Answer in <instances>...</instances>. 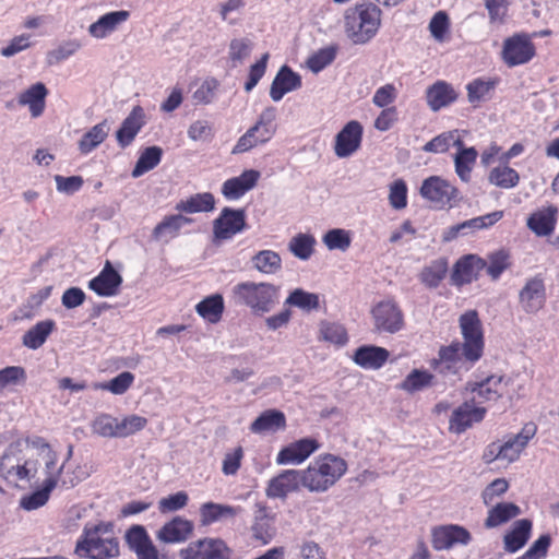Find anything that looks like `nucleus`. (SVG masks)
I'll use <instances>...</instances> for the list:
<instances>
[{"label":"nucleus","mask_w":559,"mask_h":559,"mask_svg":"<svg viewBox=\"0 0 559 559\" xmlns=\"http://www.w3.org/2000/svg\"><path fill=\"white\" fill-rule=\"evenodd\" d=\"M193 524L180 516H176L166 523L157 533L158 539L164 543H181L192 534Z\"/></svg>","instance_id":"obj_25"},{"label":"nucleus","mask_w":559,"mask_h":559,"mask_svg":"<svg viewBox=\"0 0 559 559\" xmlns=\"http://www.w3.org/2000/svg\"><path fill=\"white\" fill-rule=\"evenodd\" d=\"M215 199L210 192L197 193L187 200L180 201L176 205V210L189 214L200 212H211L214 210Z\"/></svg>","instance_id":"obj_39"},{"label":"nucleus","mask_w":559,"mask_h":559,"mask_svg":"<svg viewBox=\"0 0 559 559\" xmlns=\"http://www.w3.org/2000/svg\"><path fill=\"white\" fill-rule=\"evenodd\" d=\"M510 0H484L490 24H503L507 20Z\"/></svg>","instance_id":"obj_58"},{"label":"nucleus","mask_w":559,"mask_h":559,"mask_svg":"<svg viewBox=\"0 0 559 559\" xmlns=\"http://www.w3.org/2000/svg\"><path fill=\"white\" fill-rule=\"evenodd\" d=\"M433 374L428 371L414 369L401 383V389L408 392L415 393L417 391L429 388L433 384Z\"/></svg>","instance_id":"obj_48"},{"label":"nucleus","mask_w":559,"mask_h":559,"mask_svg":"<svg viewBox=\"0 0 559 559\" xmlns=\"http://www.w3.org/2000/svg\"><path fill=\"white\" fill-rule=\"evenodd\" d=\"M47 94L48 90L46 86L38 82L20 95L19 103L21 105H27L33 117H39L45 109V98Z\"/></svg>","instance_id":"obj_34"},{"label":"nucleus","mask_w":559,"mask_h":559,"mask_svg":"<svg viewBox=\"0 0 559 559\" xmlns=\"http://www.w3.org/2000/svg\"><path fill=\"white\" fill-rule=\"evenodd\" d=\"M81 48V44L76 39H71L60 44L57 48L52 49L47 55L49 64L59 63L74 55Z\"/></svg>","instance_id":"obj_62"},{"label":"nucleus","mask_w":559,"mask_h":559,"mask_svg":"<svg viewBox=\"0 0 559 559\" xmlns=\"http://www.w3.org/2000/svg\"><path fill=\"white\" fill-rule=\"evenodd\" d=\"M133 381L134 376L129 371H123L119 373L117 377L112 378L109 382L94 383L93 389L105 390L111 392L112 394L121 395L128 391Z\"/></svg>","instance_id":"obj_51"},{"label":"nucleus","mask_w":559,"mask_h":559,"mask_svg":"<svg viewBox=\"0 0 559 559\" xmlns=\"http://www.w3.org/2000/svg\"><path fill=\"white\" fill-rule=\"evenodd\" d=\"M471 540V533L457 524L439 525L431 530V545L438 551L449 550L456 545L466 546Z\"/></svg>","instance_id":"obj_11"},{"label":"nucleus","mask_w":559,"mask_h":559,"mask_svg":"<svg viewBox=\"0 0 559 559\" xmlns=\"http://www.w3.org/2000/svg\"><path fill=\"white\" fill-rule=\"evenodd\" d=\"M546 302V287L539 276L527 280L519 293V305L528 314L537 313Z\"/></svg>","instance_id":"obj_15"},{"label":"nucleus","mask_w":559,"mask_h":559,"mask_svg":"<svg viewBox=\"0 0 559 559\" xmlns=\"http://www.w3.org/2000/svg\"><path fill=\"white\" fill-rule=\"evenodd\" d=\"M389 358V352L378 346H361L356 349L354 361L365 369H379Z\"/></svg>","instance_id":"obj_27"},{"label":"nucleus","mask_w":559,"mask_h":559,"mask_svg":"<svg viewBox=\"0 0 559 559\" xmlns=\"http://www.w3.org/2000/svg\"><path fill=\"white\" fill-rule=\"evenodd\" d=\"M502 380L500 376H490L483 382L478 383L473 392L476 394L474 400L477 397V403H484L486 401H496L502 395Z\"/></svg>","instance_id":"obj_43"},{"label":"nucleus","mask_w":559,"mask_h":559,"mask_svg":"<svg viewBox=\"0 0 559 559\" xmlns=\"http://www.w3.org/2000/svg\"><path fill=\"white\" fill-rule=\"evenodd\" d=\"M261 178V173L255 169H247L237 177L227 179L222 186V194L227 200H238L252 190Z\"/></svg>","instance_id":"obj_19"},{"label":"nucleus","mask_w":559,"mask_h":559,"mask_svg":"<svg viewBox=\"0 0 559 559\" xmlns=\"http://www.w3.org/2000/svg\"><path fill=\"white\" fill-rule=\"evenodd\" d=\"M459 323L463 342H452L441 347L438 358L431 362L432 369L444 377L469 370L484 353L485 342L478 313L469 310L460 317Z\"/></svg>","instance_id":"obj_1"},{"label":"nucleus","mask_w":559,"mask_h":559,"mask_svg":"<svg viewBox=\"0 0 559 559\" xmlns=\"http://www.w3.org/2000/svg\"><path fill=\"white\" fill-rule=\"evenodd\" d=\"M57 461L58 454L55 452L53 476L58 479V486L73 488L88 476L87 472L82 466L78 465L72 467L71 465H66V463L58 465Z\"/></svg>","instance_id":"obj_33"},{"label":"nucleus","mask_w":559,"mask_h":559,"mask_svg":"<svg viewBox=\"0 0 559 559\" xmlns=\"http://www.w3.org/2000/svg\"><path fill=\"white\" fill-rule=\"evenodd\" d=\"M319 449L317 440L304 438L284 447L276 456L278 465H299Z\"/></svg>","instance_id":"obj_17"},{"label":"nucleus","mask_w":559,"mask_h":559,"mask_svg":"<svg viewBox=\"0 0 559 559\" xmlns=\"http://www.w3.org/2000/svg\"><path fill=\"white\" fill-rule=\"evenodd\" d=\"M486 414V408L476 406L475 401L465 402L456 407L450 418L449 429L454 433H463L474 424L480 423Z\"/></svg>","instance_id":"obj_16"},{"label":"nucleus","mask_w":559,"mask_h":559,"mask_svg":"<svg viewBox=\"0 0 559 559\" xmlns=\"http://www.w3.org/2000/svg\"><path fill=\"white\" fill-rule=\"evenodd\" d=\"M321 337L335 345H344L347 342V333L338 323L323 322L320 328Z\"/></svg>","instance_id":"obj_61"},{"label":"nucleus","mask_w":559,"mask_h":559,"mask_svg":"<svg viewBox=\"0 0 559 559\" xmlns=\"http://www.w3.org/2000/svg\"><path fill=\"white\" fill-rule=\"evenodd\" d=\"M39 464L40 457H26L17 444H10L0 457V475L15 486L29 484L37 476Z\"/></svg>","instance_id":"obj_6"},{"label":"nucleus","mask_w":559,"mask_h":559,"mask_svg":"<svg viewBox=\"0 0 559 559\" xmlns=\"http://www.w3.org/2000/svg\"><path fill=\"white\" fill-rule=\"evenodd\" d=\"M495 87V81L476 79L467 84V96L468 102L472 104H478L490 97V92Z\"/></svg>","instance_id":"obj_54"},{"label":"nucleus","mask_w":559,"mask_h":559,"mask_svg":"<svg viewBox=\"0 0 559 559\" xmlns=\"http://www.w3.org/2000/svg\"><path fill=\"white\" fill-rule=\"evenodd\" d=\"M246 228V212L242 209L224 207L213 222L215 240H227Z\"/></svg>","instance_id":"obj_12"},{"label":"nucleus","mask_w":559,"mask_h":559,"mask_svg":"<svg viewBox=\"0 0 559 559\" xmlns=\"http://www.w3.org/2000/svg\"><path fill=\"white\" fill-rule=\"evenodd\" d=\"M389 202L395 210H402L407 205V187L404 180H395L390 186Z\"/></svg>","instance_id":"obj_64"},{"label":"nucleus","mask_w":559,"mask_h":559,"mask_svg":"<svg viewBox=\"0 0 559 559\" xmlns=\"http://www.w3.org/2000/svg\"><path fill=\"white\" fill-rule=\"evenodd\" d=\"M374 326L378 331L395 333L404 324L403 313L392 300H383L372 309Z\"/></svg>","instance_id":"obj_14"},{"label":"nucleus","mask_w":559,"mask_h":559,"mask_svg":"<svg viewBox=\"0 0 559 559\" xmlns=\"http://www.w3.org/2000/svg\"><path fill=\"white\" fill-rule=\"evenodd\" d=\"M301 86V78L289 67L283 66L276 73L270 88V96L274 102H280L285 94L296 91Z\"/></svg>","instance_id":"obj_23"},{"label":"nucleus","mask_w":559,"mask_h":559,"mask_svg":"<svg viewBox=\"0 0 559 559\" xmlns=\"http://www.w3.org/2000/svg\"><path fill=\"white\" fill-rule=\"evenodd\" d=\"M345 33L357 45L368 43L381 25V10L371 2H362L345 13Z\"/></svg>","instance_id":"obj_4"},{"label":"nucleus","mask_w":559,"mask_h":559,"mask_svg":"<svg viewBox=\"0 0 559 559\" xmlns=\"http://www.w3.org/2000/svg\"><path fill=\"white\" fill-rule=\"evenodd\" d=\"M111 524L85 525L76 542L75 554L88 559H111L119 555V542L110 535Z\"/></svg>","instance_id":"obj_3"},{"label":"nucleus","mask_w":559,"mask_h":559,"mask_svg":"<svg viewBox=\"0 0 559 559\" xmlns=\"http://www.w3.org/2000/svg\"><path fill=\"white\" fill-rule=\"evenodd\" d=\"M532 522L527 519L518 520L510 532L503 537V546L507 552L513 554L520 550L531 537Z\"/></svg>","instance_id":"obj_26"},{"label":"nucleus","mask_w":559,"mask_h":559,"mask_svg":"<svg viewBox=\"0 0 559 559\" xmlns=\"http://www.w3.org/2000/svg\"><path fill=\"white\" fill-rule=\"evenodd\" d=\"M361 136V124L356 120L347 122L335 136V155L340 158L353 155L360 146Z\"/></svg>","instance_id":"obj_18"},{"label":"nucleus","mask_w":559,"mask_h":559,"mask_svg":"<svg viewBox=\"0 0 559 559\" xmlns=\"http://www.w3.org/2000/svg\"><path fill=\"white\" fill-rule=\"evenodd\" d=\"M285 305L297 307L304 311H311L318 309L320 302L317 294L296 288L286 298Z\"/></svg>","instance_id":"obj_49"},{"label":"nucleus","mask_w":559,"mask_h":559,"mask_svg":"<svg viewBox=\"0 0 559 559\" xmlns=\"http://www.w3.org/2000/svg\"><path fill=\"white\" fill-rule=\"evenodd\" d=\"M272 138L273 136L271 135V131L253 124L245 132V134L238 139L236 145L233 147L231 153L241 154L248 152L259 145L267 143Z\"/></svg>","instance_id":"obj_30"},{"label":"nucleus","mask_w":559,"mask_h":559,"mask_svg":"<svg viewBox=\"0 0 559 559\" xmlns=\"http://www.w3.org/2000/svg\"><path fill=\"white\" fill-rule=\"evenodd\" d=\"M163 150L159 146L146 147L140 155L131 175L139 178L155 168L162 159Z\"/></svg>","instance_id":"obj_44"},{"label":"nucleus","mask_w":559,"mask_h":559,"mask_svg":"<svg viewBox=\"0 0 559 559\" xmlns=\"http://www.w3.org/2000/svg\"><path fill=\"white\" fill-rule=\"evenodd\" d=\"M336 56V49L334 47H325L313 53L307 61L308 68L313 72L318 73L325 67L331 64Z\"/></svg>","instance_id":"obj_60"},{"label":"nucleus","mask_w":559,"mask_h":559,"mask_svg":"<svg viewBox=\"0 0 559 559\" xmlns=\"http://www.w3.org/2000/svg\"><path fill=\"white\" fill-rule=\"evenodd\" d=\"M447 271V262L444 260H437L423 270L420 280L425 285L433 288L444 278Z\"/></svg>","instance_id":"obj_55"},{"label":"nucleus","mask_w":559,"mask_h":559,"mask_svg":"<svg viewBox=\"0 0 559 559\" xmlns=\"http://www.w3.org/2000/svg\"><path fill=\"white\" fill-rule=\"evenodd\" d=\"M52 320H44L36 323L23 335V345L31 349L39 348L55 329Z\"/></svg>","instance_id":"obj_41"},{"label":"nucleus","mask_w":559,"mask_h":559,"mask_svg":"<svg viewBox=\"0 0 559 559\" xmlns=\"http://www.w3.org/2000/svg\"><path fill=\"white\" fill-rule=\"evenodd\" d=\"M197 312L211 323L219 321L223 310L224 300L218 294L206 297L195 307Z\"/></svg>","instance_id":"obj_45"},{"label":"nucleus","mask_w":559,"mask_h":559,"mask_svg":"<svg viewBox=\"0 0 559 559\" xmlns=\"http://www.w3.org/2000/svg\"><path fill=\"white\" fill-rule=\"evenodd\" d=\"M304 486L302 471L285 469L272 477L265 488V495L272 499H285L289 493Z\"/></svg>","instance_id":"obj_13"},{"label":"nucleus","mask_w":559,"mask_h":559,"mask_svg":"<svg viewBox=\"0 0 559 559\" xmlns=\"http://www.w3.org/2000/svg\"><path fill=\"white\" fill-rule=\"evenodd\" d=\"M187 133L192 141L209 142L214 136V129L210 121L200 119L190 124Z\"/></svg>","instance_id":"obj_63"},{"label":"nucleus","mask_w":559,"mask_h":559,"mask_svg":"<svg viewBox=\"0 0 559 559\" xmlns=\"http://www.w3.org/2000/svg\"><path fill=\"white\" fill-rule=\"evenodd\" d=\"M121 283V275L107 261L102 272L88 282V288L98 296L110 297L117 295Z\"/></svg>","instance_id":"obj_20"},{"label":"nucleus","mask_w":559,"mask_h":559,"mask_svg":"<svg viewBox=\"0 0 559 559\" xmlns=\"http://www.w3.org/2000/svg\"><path fill=\"white\" fill-rule=\"evenodd\" d=\"M252 41L248 38H234L228 48L231 67L237 68L245 62L252 50Z\"/></svg>","instance_id":"obj_52"},{"label":"nucleus","mask_w":559,"mask_h":559,"mask_svg":"<svg viewBox=\"0 0 559 559\" xmlns=\"http://www.w3.org/2000/svg\"><path fill=\"white\" fill-rule=\"evenodd\" d=\"M230 298L237 306H246L255 314L270 312L280 301V287L266 283L241 282L230 290Z\"/></svg>","instance_id":"obj_2"},{"label":"nucleus","mask_w":559,"mask_h":559,"mask_svg":"<svg viewBox=\"0 0 559 559\" xmlns=\"http://www.w3.org/2000/svg\"><path fill=\"white\" fill-rule=\"evenodd\" d=\"M147 424V419L139 415H129L121 419L117 418L116 438H126L140 430Z\"/></svg>","instance_id":"obj_56"},{"label":"nucleus","mask_w":559,"mask_h":559,"mask_svg":"<svg viewBox=\"0 0 559 559\" xmlns=\"http://www.w3.org/2000/svg\"><path fill=\"white\" fill-rule=\"evenodd\" d=\"M456 93L450 84L438 81L427 90L426 98L429 107L438 111L456 99Z\"/></svg>","instance_id":"obj_29"},{"label":"nucleus","mask_w":559,"mask_h":559,"mask_svg":"<svg viewBox=\"0 0 559 559\" xmlns=\"http://www.w3.org/2000/svg\"><path fill=\"white\" fill-rule=\"evenodd\" d=\"M536 430L535 424L528 423L524 425L519 433L501 443L502 461L507 463L515 462L528 441L535 436Z\"/></svg>","instance_id":"obj_22"},{"label":"nucleus","mask_w":559,"mask_h":559,"mask_svg":"<svg viewBox=\"0 0 559 559\" xmlns=\"http://www.w3.org/2000/svg\"><path fill=\"white\" fill-rule=\"evenodd\" d=\"M242 511L241 507H233L215 502H205L200 508L201 522L210 525L214 522L235 518Z\"/></svg>","instance_id":"obj_31"},{"label":"nucleus","mask_w":559,"mask_h":559,"mask_svg":"<svg viewBox=\"0 0 559 559\" xmlns=\"http://www.w3.org/2000/svg\"><path fill=\"white\" fill-rule=\"evenodd\" d=\"M37 448L38 457H40L44 465L43 474L45 478L43 480V488L21 499L20 506L27 511L43 507L48 501L50 492L58 486V479L53 476L55 451L45 441H39Z\"/></svg>","instance_id":"obj_7"},{"label":"nucleus","mask_w":559,"mask_h":559,"mask_svg":"<svg viewBox=\"0 0 559 559\" xmlns=\"http://www.w3.org/2000/svg\"><path fill=\"white\" fill-rule=\"evenodd\" d=\"M191 218L181 214L166 216L153 230V237L156 240L168 241L175 238L182 226L190 224Z\"/></svg>","instance_id":"obj_36"},{"label":"nucleus","mask_w":559,"mask_h":559,"mask_svg":"<svg viewBox=\"0 0 559 559\" xmlns=\"http://www.w3.org/2000/svg\"><path fill=\"white\" fill-rule=\"evenodd\" d=\"M488 180L491 185L502 189H511L518 186L520 175L509 166L495 167L490 170Z\"/></svg>","instance_id":"obj_47"},{"label":"nucleus","mask_w":559,"mask_h":559,"mask_svg":"<svg viewBox=\"0 0 559 559\" xmlns=\"http://www.w3.org/2000/svg\"><path fill=\"white\" fill-rule=\"evenodd\" d=\"M558 210L549 206L530 216L527 226L537 236H548L554 231Z\"/></svg>","instance_id":"obj_35"},{"label":"nucleus","mask_w":559,"mask_h":559,"mask_svg":"<svg viewBox=\"0 0 559 559\" xmlns=\"http://www.w3.org/2000/svg\"><path fill=\"white\" fill-rule=\"evenodd\" d=\"M478 152L475 147L462 150L454 155L455 174L463 182H469L472 178V170L476 164Z\"/></svg>","instance_id":"obj_42"},{"label":"nucleus","mask_w":559,"mask_h":559,"mask_svg":"<svg viewBox=\"0 0 559 559\" xmlns=\"http://www.w3.org/2000/svg\"><path fill=\"white\" fill-rule=\"evenodd\" d=\"M286 426L285 415L276 409L263 412L250 426L254 433L276 432Z\"/></svg>","instance_id":"obj_32"},{"label":"nucleus","mask_w":559,"mask_h":559,"mask_svg":"<svg viewBox=\"0 0 559 559\" xmlns=\"http://www.w3.org/2000/svg\"><path fill=\"white\" fill-rule=\"evenodd\" d=\"M520 513V507L512 502L498 503L488 511V516L485 520V526L487 528L497 527L518 516Z\"/></svg>","instance_id":"obj_38"},{"label":"nucleus","mask_w":559,"mask_h":559,"mask_svg":"<svg viewBox=\"0 0 559 559\" xmlns=\"http://www.w3.org/2000/svg\"><path fill=\"white\" fill-rule=\"evenodd\" d=\"M109 124L107 120L95 124L79 141V150L82 154H88L99 144H102L109 133Z\"/></svg>","instance_id":"obj_40"},{"label":"nucleus","mask_w":559,"mask_h":559,"mask_svg":"<svg viewBox=\"0 0 559 559\" xmlns=\"http://www.w3.org/2000/svg\"><path fill=\"white\" fill-rule=\"evenodd\" d=\"M145 122L144 109L141 106L133 107L116 133L118 144L122 148L129 146Z\"/></svg>","instance_id":"obj_21"},{"label":"nucleus","mask_w":559,"mask_h":559,"mask_svg":"<svg viewBox=\"0 0 559 559\" xmlns=\"http://www.w3.org/2000/svg\"><path fill=\"white\" fill-rule=\"evenodd\" d=\"M253 536L264 544L274 536L273 516L264 504L257 503L252 524Z\"/></svg>","instance_id":"obj_28"},{"label":"nucleus","mask_w":559,"mask_h":559,"mask_svg":"<svg viewBox=\"0 0 559 559\" xmlns=\"http://www.w3.org/2000/svg\"><path fill=\"white\" fill-rule=\"evenodd\" d=\"M420 195L437 207L451 206L457 197V189L448 180L431 176L423 181Z\"/></svg>","instance_id":"obj_9"},{"label":"nucleus","mask_w":559,"mask_h":559,"mask_svg":"<svg viewBox=\"0 0 559 559\" xmlns=\"http://www.w3.org/2000/svg\"><path fill=\"white\" fill-rule=\"evenodd\" d=\"M503 216L502 211H496L483 216L474 217L471 219H467L463 223H460L462 235L467 236L476 230L488 228L492 225H495L498 221H500Z\"/></svg>","instance_id":"obj_50"},{"label":"nucleus","mask_w":559,"mask_h":559,"mask_svg":"<svg viewBox=\"0 0 559 559\" xmlns=\"http://www.w3.org/2000/svg\"><path fill=\"white\" fill-rule=\"evenodd\" d=\"M535 55V47L526 34H515L503 41L502 59L509 67L527 63Z\"/></svg>","instance_id":"obj_10"},{"label":"nucleus","mask_w":559,"mask_h":559,"mask_svg":"<svg viewBox=\"0 0 559 559\" xmlns=\"http://www.w3.org/2000/svg\"><path fill=\"white\" fill-rule=\"evenodd\" d=\"M476 263L472 255L459 260L452 274L453 282L457 285L471 283L475 277Z\"/></svg>","instance_id":"obj_53"},{"label":"nucleus","mask_w":559,"mask_h":559,"mask_svg":"<svg viewBox=\"0 0 559 559\" xmlns=\"http://www.w3.org/2000/svg\"><path fill=\"white\" fill-rule=\"evenodd\" d=\"M347 471V463L340 456L325 454L317 457L302 469L304 487L311 492H324Z\"/></svg>","instance_id":"obj_5"},{"label":"nucleus","mask_w":559,"mask_h":559,"mask_svg":"<svg viewBox=\"0 0 559 559\" xmlns=\"http://www.w3.org/2000/svg\"><path fill=\"white\" fill-rule=\"evenodd\" d=\"M181 559H230L231 550L221 538L205 537L189 545L179 551Z\"/></svg>","instance_id":"obj_8"},{"label":"nucleus","mask_w":559,"mask_h":559,"mask_svg":"<svg viewBox=\"0 0 559 559\" xmlns=\"http://www.w3.org/2000/svg\"><path fill=\"white\" fill-rule=\"evenodd\" d=\"M316 239L310 234H297L288 242L292 254L302 261L310 259L314 251Z\"/></svg>","instance_id":"obj_46"},{"label":"nucleus","mask_w":559,"mask_h":559,"mask_svg":"<svg viewBox=\"0 0 559 559\" xmlns=\"http://www.w3.org/2000/svg\"><path fill=\"white\" fill-rule=\"evenodd\" d=\"M350 242L349 233L340 228L331 229L323 236V243L329 250L346 251Z\"/></svg>","instance_id":"obj_59"},{"label":"nucleus","mask_w":559,"mask_h":559,"mask_svg":"<svg viewBox=\"0 0 559 559\" xmlns=\"http://www.w3.org/2000/svg\"><path fill=\"white\" fill-rule=\"evenodd\" d=\"M252 266L262 274L274 275L282 270V258L273 250H261L251 258Z\"/></svg>","instance_id":"obj_37"},{"label":"nucleus","mask_w":559,"mask_h":559,"mask_svg":"<svg viewBox=\"0 0 559 559\" xmlns=\"http://www.w3.org/2000/svg\"><path fill=\"white\" fill-rule=\"evenodd\" d=\"M129 16V11L124 10L108 12L88 26V34L96 39L106 38L116 32Z\"/></svg>","instance_id":"obj_24"},{"label":"nucleus","mask_w":559,"mask_h":559,"mask_svg":"<svg viewBox=\"0 0 559 559\" xmlns=\"http://www.w3.org/2000/svg\"><path fill=\"white\" fill-rule=\"evenodd\" d=\"M91 429L103 438H116L117 418L110 414H99L92 420Z\"/></svg>","instance_id":"obj_57"}]
</instances>
